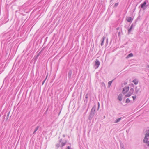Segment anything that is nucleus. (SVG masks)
<instances>
[{"label":"nucleus","mask_w":149,"mask_h":149,"mask_svg":"<svg viewBox=\"0 0 149 149\" xmlns=\"http://www.w3.org/2000/svg\"><path fill=\"white\" fill-rule=\"evenodd\" d=\"M96 108V107L95 105L91 109L88 118L90 120H91L95 115Z\"/></svg>","instance_id":"f257e3e1"},{"label":"nucleus","mask_w":149,"mask_h":149,"mask_svg":"<svg viewBox=\"0 0 149 149\" xmlns=\"http://www.w3.org/2000/svg\"><path fill=\"white\" fill-rule=\"evenodd\" d=\"M145 132V137L143 140V141H145L146 140V138H148L147 137L149 136V129L146 130Z\"/></svg>","instance_id":"f03ea898"},{"label":"nucleus","mask_w":149,"mask_h":149,"mask_svg":"<svg viewBox=\"0 0 149 149\" xmlns=\"http://www.w3.org/2000/svg\"><path fill=\"white\" fill-rule=\"evenodd\" d=\"M129 87L127 86L125 87L122 91L123 93L124 94H125L129 91Z\"/></svg>","instance_id":"7ed1b4c3"},{"label":"nucleus","mask_w":149,"mask_h":149,"mask_svg":"<svg viewBox=\"0 0 149 149\" xmlns=\"http://www.w3.org/2000/svg\"><path fill=\"white\" fill-rule=\"evenodd\" d=\"M95 66L96 67V68H98L100 65V62H99V61L98 59H96L95 61Z\"/></svg>","instance_id":"20e7f679"},{"label":"nucleus","mask_w":149,"mask_h":149,"mask_svg":"<svg viewBox=\"0 0 149 149\" xmlns=\"http://www.w3.org/2000/svg\"><path fill=\"white\" fill-rule=\"evenodd\" d=\"M141 88L140 86L136 87L135 89V92L137 94L138 92H140L141 91Z\"/></svg>","instance_id":"39448f33"},{"label":"nucleus","mask_w":149,"mask_h":149,"mask_svg":"<svg viewBox=\"0 0 149 149\" xmlns=\"http://www.w3.org/2000/svg\"><path fill=\"white\" fill-rule=\"evenodd\" d=\"M148 2V0H146L145 1L142 3L141 5V8H143L144 6L146 5L147 3Z\"/></svg>","instance_id":"423d86ee"},{"label":"nucleus","mask_w":149,"mask_h":149,"mask_svg":"<svg viewBox=\"0 0 149 149\" xmlns=\"http://www.w3.org/2000/svg\"><path fill=\"white\" fill-rule=\"evenodd\" d=\"M10 113V111H9L8 113H7V115H4V118H6V120H7V119H8Z\"/></svg>","instance_id":"0eeeda50"},{"label":"nucleus","mask_w":149,"mask_h":149,"mask_svg":"<svg viewBox=\"0 0 149 149\" xmlns=\"http://www.w3.org/2000/svg\"><path fill=\"white\" fill-rule=\"evenodd\" d=\"M118 99L120 101H121L122 100V95L121 94H120L119 95Z\"/></svg>","instance_id":"6e6552de"},{"label":"nucleus","mask_w":149,"mask_h":149,"mask_svg":"<svg viewBox=\"0 0 149 149\" xmlns=\"http://www.w3.org/2000/svg\"><path fill=\"white\" fill-rule=\"evenodd\" d=\"M126 20L127 22H129L132 21V20L131 17H127L126 18Z\"/></svg>","instance_id":"1a4fd4ad"},{"label":"nucleus","mask_w":149,"mask_h":149,"mask_svg":"<svg viewBox=\"0 0 149 149\" xmlns=\"http://www.w3.org/2000/svg\"><path fill=\"white\" fill-rule=\"evenodd\" d=\"M105 37H104V36L103 38H102V39L101 41V46H102L103 45V43H104V40H105Z\"/></svg>","instance_id":"9d476101"},{"label":"nucleus","mask_w":149,"mask_h":149,"mask_svg":"<svg viewBox=\"0 0 149 149\" xmlns=\"http://www.w3.org/2000/svg\"><path fill=\"white\" fill-rule=\"evenodd\" d=\"M122 118H117L116 120H115L114 121V123H117L118 122H119L121 119Z\"/></svg>","instance_id":"9b49d317"},{"label":"nucleus","mask_w":149,"mask_h":149,"mask_svg":"<svg viewBox=\"0 0 149 149\" xmlns=\"http://www.w3.org/2000/svg\"><path fill=\"white\" fill-rule=\"evenodd\" d=\"M133 27V24H132L131 25L130 27L128 30L129 33L131 32V30L132 29Z\"/></svg>","instance_id":"f8f14e48"},{"label":"nucleus","mask_w":149,"mask_h":149,"mask_svg":"<svg viewBox=\"0 0 149 149\" xmlns=\"http://www.w3.org/2000/svg\"><path fill=\"white\" fill-rule=\"evenodd\" d=\"M134 89L133 88H131L129 92L130 94H132L134 93Z\"/></svg>","instance_id":"ddd939ff"},{"label":"nucleus","mask_w":149,"mask_h":149,"mask_svg":"<svg viewBox=\"0 0 149 149\" xmlns=\"http://www.w3.org/2000/svg\"><path fill=\"white\" fill-rule=\"evenodd\" d=\"M68 77L70 78L71 77L72 74V71L71 70H70L68 72Z\"/></svg>","instance_id":"4468645a"},{"label":"nucleus","mask_w":149,"mask_h":149,"mask_svg":"<svg viewBox=\"0 0 149 149\" xmlns=\"http://www.w3.org/2000/svg\"><path fill=\"white\" fill-rule=\"evenodd\" d=\"M132 82H133L135 85H137L138 83V81L136 79L133 80L132 81Z\"/></svg>","instance_id":"2eb2a0df"},{"label":"nucleus","mask_w":149,"mask_h":149,"mask_svg":"<svg viewBox=\"0 0 149 149\" xmlns=\"http://www.w3.org/2000/svg\"><path fill=\"white\" fill-rule=\"evenodd\" d=\"M148 138H146V140L145 141H143L144 143L147 144V145L149 146V141H148Z\"/></svg>","instance_id":"dca6fc26"},{"label":"nucleus","mask_w":149,"mask_h":149,"mask_svg":"<svg viewBox=\"0 0 149 149\" xmlns=\"http://www.w3.org/2000/svg\"><path fill=\"white\" fill-rule=\"evenodd\" d=\"M39 128V126H37L35 128L34 131L33 132V134H34L36 133V132L38 128Z\"/></svg>","instance_id":"f3484780"},{"label":"nucleus","mask_w":149,"mask_h":149,"mask_svg":"<svg viewBox=\"0 0 149 149\" xmlns=\"http://www.w3.org/2000/svg\"><path fill=\"white\" fill-rule=\"evenodd\" d=\"M113 81V80H112L111 81H110L108 82V87H110V86L111 85V83Z\"/></svg>","instance_id":"a211bd4d"},{"label":"nucleus","mask_w":149,"mask_h":149,"mask_svg":"<svg viewBox=\"0 0 149 149\" xmlns=\"http://www.w3.org/2000/svg\"><path fill=\"white\" fill-rule=\"evenodd\" d=\"M61 142V141H60L59 143H58V144H56V147H57V148H58V147L60 146V143Z\"/></svg>","instance_id":"6ab92c4d"},{"label":"nucleus","mask_w":149,"mask_h":149,"mask_svg":"<svg viewBox=\"0 0 149 149\" xmlns=\"http://www.w3.org/2000/svg\"><path fill=\"white\" fill-rule=\"evenodd\" d=\"M133 56V54L132 53L129 54L127 56V57H131Z\"/></svg>","instance_id":"aec40b11"},{"label":"nucleus","mask_w":149,"mask_h":149,"mask_svg":"<svg viewBox=\"0 0 149 149\" xmlns=\"http://www.w3.org/2000/svg\"><path fill=\"white\" fill-rule=\"evenodd\" d=\"M131 95H132L131 94H130V93L129 92V93L127 94V95H125V96L126 97H129Z\"/></svg>","instance_id":"412c9836"},{"label":"nucleus","mask_w":149,"mask_h":149,"mask_svg":"<svg viewBox=\"0 0 149 149\" xmlns=\"http://www.w3.org/2000/svg\"><path fill=\"white\" fill-rule=\"evenodd\" d=\"M66 144V142H62L61 143V145H62L61 147H62L63 146L65 145Z\"/></svg>","instance_id":"4be33fe9"},{"label":"nucleus","mask_w":149,"mask_h":149,"mask_svg":"<svg viewBox=\"0 0 149 149\" xmlns=\"http://www.w3.org/2000/svg\"><path fill=\"white\" fill-rule=\"evenodd\" d=\"M126 103H129L130 102V100L129 98H127L125 101Z\"/></svg>","instance_id":"5701e85b"},{"label":"nucleus","mask_w":149,"mask_h":149,"mask_svg":"<svg viewBox=\"0 0 149 149\" xmlns=\"http://www.w3.org/2000/svg\"><path fill=\"white\" fill-rule=\"evenodd\" d=\"M88 97H89L88 95V94H86L85 96V98L86 99H87Z\"/></svg>","instance_id":"b1692460"},{"label":"nucleus","mask_w":149,"mask_h":149,"mask_svg":"<svg viewBox=\"0 0 149 149\" xmlns=\"http://www.w3.org/2000/svg\"><path fill=\"white\" fill-rule=\"evenodd\" d=\"M118 3H116L115 5H114V6L115 7H116L118 5Z\"/></svg>","instance_id":"393cba45"},{"label":"nucleus","mask_w":149,"mask_h":149,"mask_svg":"<svg viewBox=\"0 0 149 149\" xmlns=\"http://www.w3.org/2000/svg\"><path fill=\"white\" fill-rule=\"evenodd\" d=\"M132 97L133 98V100H134L136 99V96H132Z\"/></svg>","instance_id":"a878e982"},{"label":"nucleus","mask_w":149,"mask_h":149,"mask_svg":"<svg viewBox=\"0 0 149 149\" xmlns=\"http://www.w3.org/2000/svg\"><path fill=\"white\" fill-rule=\"evenodd\" d=\"M46 79H45L42 82V84L43 85L44 83V82H45V81H46Z\"/></svg>","instance_id":"bb28decb"},{"label":"nucleus","mask_w":149,"mask_h":149,"mask_svg":"<svg viewBox=\"0 0 149 149\" xmlns=\"http://www.w3.org/2000/svg\"><path fill=\"white\" fill-rule=\"evenodd\" d=\"M102 86H105V84L104 83H102Z\"/></svg>","instance_id":"cd10ccee"},{"label":"nucleus","mask_w":149,"mask_h":149,"mask_svg":"<svg viewBox=\"0 0 149 149\" xmlns=\"http://www.w3.org/2000/svg\"><path fill=\"white\" fill-rule=\"evenodd\" d=\"M130 86H132L133 87H134V85L133 84H130Z\"/></svg>","instance_id":"c85d7f7f"},{"label":"nucleus","mask_w":149,"mask_h":149,"mask_svg":"<svg viewBox=\"0 0 149 149\" xmlns=\"http://www.w3.org/2000/svg\"><path fill=\"white\" fill-rule=\"evenodd\" d=\"M38 56H39L38 55H36V56L35 58H38Z\"/></svg>","instance_id":"c756f323"},{"label":"nucleus","mask_w":149,"mask_h":149,"mask_svg":"<svg viewBox=\"0 0 149 149\" xmlns=\"http://www.w3.org/2000/svg\"><path fill=\"white\" fill-rule=\"evenodd\" d=\"M41 52H42V51H40V52H39V53L38 54V56H39V55H40V53H41Z\"/></svg>","instance_id":"7c9ffc66"},{"label":"nucleus","mask_w":149,"mask_h":149,"mask_svg":"<svg viewBox=\"0 0 149 149\" xmlns=\"http://www.w3.org/2000/svg\"><path fill=\"white\" fill-rule=\"evenodd\" d=\"M99 103H98V107L97 110L99 109Z\"/></svg>","instance_id":"2f4dec72"},{"label":"nucleus","mask_w":149,"mask_h":149,"mask_svg":"<svg viewBox=\"0 0 149 149\" xmlns=\"http://www.w3.org/2000/svg\"><path fill=\"white\" fill-rule=\"evenodd\" d=\"M47 76H48V74H47V76H46V78H45V79H47Z\"/></svg>","instance_id":"473e14b6"},{"label":"nucleus","mask_w":149,"mask_h":149,"mask_svg":"<svg viewBox=\"0 0 149 149\" xmlns=\"http://www.w3.org/2000/svg\"><path fill=\"white\" fill-rule=\"evenodd\" d=\"M118 35H119L120 34V32L118 33Z\"/></svg>","instance_id":"72a5a7b5"},{"label":"nucleus","mask_w":149,"mask_h":149,"mask_svg":"<svg viewBox=\"0 0 149 149\" xmlns=\"http://www.w3.org/2000/svg\"><path fill=\"white\" fill-rule=\"evenodd\" d=\"M148 67L149 68V65H148Z\"/></svg>","instance_id":"f704fd0d"}]
</instances>
